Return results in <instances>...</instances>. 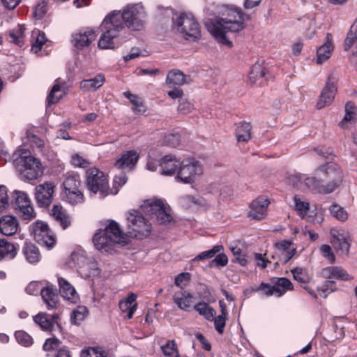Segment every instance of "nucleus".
Instances as JSON below:
<instances>
[{
	"label": "nucleus",
	"instance_id": "1",
	"mask_svg": "<svg viewBox=\"0 0 357 357\" xmlns=\"http://www.w3.org/2000/svg\"><path fill=\"white\" fill-rule=\"evenodd\" d=\"M140 210L141 211L130 210L127 216L128 233L136 238L147 237L152 230L151 224L142 213L155 220L158 224H165L172 220L169 208L162 200L157 198L145 200L140 206Z\"/></svg>",
	"mask_w": 357,
	"mask_h": 357
},
{
	"label": "nucleus",
	"instance_id": "2",
	"mask_svg": "<svg viewBox=\"0 0 357 357\" xmlns=\"http://www.w3.org/2000/svg\"><path fill=\"white\" fill-rule=\"evenodd\" d=\"M144 17V9L139 4L128 6L123 12L114 11L105 18L101 24L104 33L99 40V47L113 48V40L123 29L124 24L132 30H139L143 26Z\"/></svg>",
	"mask_w": 357,
	"mask_h": 357
},
{
	"label": "nucleus",
	"instance_id": "3",
	"mask_svg": "<svg viewBox=\"0 0 357 357\" xmlns=\"http://www.w3.org/2000/svg\"><path fill=\"white\" fill-rule=\"evenodd\" d=\"M221 15V17L210 20L206 26L218 43L231 47L232 43L228 38L227 33L242 31L245 28L244 22L250 20V16L231 6H224Z\"/></svg>",
	"mask_w": 357,
	"mask_h": 357
},
{
	"label": "nucleus",
	"instance_id": "4",
	"mask_svg": "<svg viewBox=\"0 0 357 357\" xmlns=\"http://www.w3.org/2000/svg\"><path fill=\"white\" fill-rule=\"evenodd\" d=\"M342 180L343 173L339 165L332 162H327L315 170V176H305L303 190L328 194L338 188Z\"/></svg>",
	"mask_w": 357,
	"mask_h": 357
},
{
	"label": "nucleus",
	"instance_id": "5",
	"mask_svg": "<svg viewBox=\"0 0 357 357\" xmlns=\"http://www.w3.org/2000/svg\"><path fill=\"white\" fill-rule=\"evenodd\" d=\"M128 243L126 234L123 233L117 222L108 220L104 229H100L93 236V243L97 250L111 252L116 243Z\"/></svg>",
	"mask_w": 357,
	"mask_h": 357
},
{
	"label": "nucleus",
	"instance_id": "6",
	"mask_svg": "<svg viewBox=\"0 0 357 357\" xmlns=\"http://www.w3.org/2000/svg\"><path fill=\"white\" fill-rule=\"evenodd\" d=\"M14 155L15 165L19 169L22 178L24 180H36L43 174V168L40 162L26 149L17 150Z\"/></svg>",
	"mask_w": 357,
	"mask_h": 357
},
{
	"label": "nucleus",
	"instance_id": "7",
	"mask_svg": "<svg viewBox=\"0 0 357 357\" xmlns=\"http://www.w3.org/2000/svg\"><path fill=\"white\" fill-rule=\"evenodd\" d=\"M174 29L183 38L195 41L200 37V26L193 15L183 13L174 22Z\"/></svg>",
	"mask_w": 357,
	"mask_h": 357
},
{
	"label": "nucleus",
	"instance_id": "8",
	"mask_svg": "<svg viewBox=\"0 0 357 357\" xmlns=\"http://www.w3.org/2000/svg\"><path fill=\"white\" fill-rule=\"evenodd\" d=\"M86 185L91 193L98 194L100 198H104L112 192L107 176L97 168L86 171Z\"/></svg>",
	"mask_w": 357,
	"mask_h": 357
},
{
	"label": "nucleus",
	"instance_id": "9",
	"mask_svg": "<svg viewBox=\"0 0 357 357\" xmlns=\"http://www.w3.org/2000/svg\"><path fill=\"white\" fill-rule=\"evenodd\" d=\"M176 179L184 183H191L197 180L203 174L201 164L193 158L180 162Z\"/></svg>",
	"mask_w": 357,
	"mask_h": 357
},
{
	"label": "nucleus",
	"instance_id": "10",
	"mask_svg": "<svg viewBox=\"0 0 357 357\" xmlns=\"http://www.w3.org/2000/svg\"><path fill=\"white\" fill-rule=\"evenodd\" d=\"M13 205L15 210L23 220H31L35 218L36 213L27 194L23 191L13 192Z\"/></svg>",
	"mask_w": 357,
	"mask_h": 357
},
{
	"label": "nucleus",
	"instance_id": "11",
	"mask_svg": "<svg viewBox=\"0 0 357 357\" xmlns=\"http://www.w3.org/2000/svg\"><path fill=\"white\" fill-rule=\"evenodd\" d=\"M32 230L34 239L38 243L45 245L48 249L52 248L56 244V238L47 223L36 221L32 225Z\"/></svg>",
	"mask_w": 357,
	"mask_h": 357
},
{
	"label": "nucleus",
	"instance_id": "12",
	"mask_svg": "<svg viewBox=\"0 0 357 357\" xmlns=\"http://www.w3.org/2000/svg\"><path fill=\"white\" fill-rule=\"evenodd\" d=\"M331 234L333 248L341 255H347L350 248L349 234L344 229H331Z\"/></svg>",
	"mask_w": 357,
	"mask_h": 357
},
{
	"label": "nucleus",
	"instance_id": "13",
	"mask_svg": "<svg viewBox=\"0 0 357 357\" xmlns=\"http://www.w3.org/2000/svg\"><path fill=\"white\" fill-rule=\"evenodd\" d=\"M335 77H334L333 73L328 76L326 85L322 89L319 98L317 101V109H322L333 102L337 92V86L335 83Z\"/></svg>",
	"mask_w": 357,
	"mask_h": 357
},
{
	"label": "nucleus",
	"instance_id": "14",
	"mask_svg": "<svg viewBox=\"0 0 357 357\" xmlns=\"http://www.w3.org/2000/svg\"><path fill=\"white\" fill-rule=\"evenodd\" d=\"M54 188V185L51 182H46L36 186L35 198L40 206L47 207L51 204Z\"/></svg>",
	"mask_w": 357,
	"mask_h": 357
},
{
	"label": "nucleus",
	"instance_id": "15",
	"mask_svg": "<svg viewBox=\"0 0 357 357\" xmlns=\"http://www.w3.org/2000/svg\"><path fill=\"white\" fill-rule=\"evenodd\" d=\"M40 296L49 310H56L59 307L60 298L57 289L49 282H45V287Z\"/></svg>",
	"mask_w": 357,
	"mask_h": 357
},
{
	"label": "nucleus",
	"instance_id": "16",
	"mask_svg": "<svg viewBox=\"0 0 357 357\" xmlns=\"http://www.w3.org/2000/svg\"><path fill=\"white\" fill-rule=\"evenodd\" d=\"M59 291L64 300L73 304L79 302V296L75 287L65 278L57 276Z\"/></svg>",
	"mask_w": 357,
	"mask_h": 357
},
{
	"label": "nucleus",
	"instance_id": "17",
	"mask_svg": "<svg viewBox=\"0 0 357 357\" xmlns=\"http://www.w3.org/2000/svg\"><path fill=\"white\" fill-rule=\"evenodd\" d=\"M268 204L269 202L266 197H259L257 198L250 205L248 216L258 220L263 219L266 215Z\"/></svg>",
	"mask_w": 357,
	"mask_h": 357
},
{
	"label": "nucleus",
	"instance_id": "18",
	"mask_svg": "<svg viewBox=\"0 0 357 357\" xmlns=\"http://www.w3.org/2000/svg\"><path fill=\"white\" fill-rule=\"evenodd\" d=\"M275 247L276 255H278L279 262L281 264L288 262L296 252V248L293 245L292 242L289 241H282L276 243Z\"/></svg>",
	"mask_w": 357,
	"mask_h": 357
},
{
	"label": "nucleus",
	"instance_id": "19",
	"mask_svg": "<svg viewBox=\"0 0 357 357\" xmlns=\"http://www.w3.org/2000/svg\"><path fill=\"white\" fill-rule=\"evenodd\" d=\"M173 300L180 310L185 312L191 310L195 301L193 295L186 290H180L175 292Z\"/></svg>",
	"mask_w": 357,
	"mask_h": 357
},
{
	"label": "nucleus",
	"instance_id": "20",
	"mask_svg": "<svg viewBox=\"0 0 357 357\" xmlns=\"http://www.w3.org/2000/svg\"><path fill=\"white\" fill-rule=\"evenodd\" d=\"M321 275L325 279H336L342 281H349L353 279L346 270L340 266H328L321 271Z\"/></svg>",
	"mask_w": 357,
	"mask_h": 357
},
{
	"label": "nucleus",
	"instance_id": "21",
	"mask_svg": "<svg viewBox=\"0 0 357 357\" xmlns=\"http://www.w3.org/2000/svg\"><path fill=\"white\" fill-rule=\"evenodd\" d=\"M96 38V32L92 29H85L73 36V42L77 49L88 47Z\"/></svg>",
	"mask_w": 357,
	"mask_h": 357
},
{
	"label": "nucleus",
	"instance_id": "22",
	"mask_svg": "<svg viewBox=\"0 0 357 357\" xmlns=\"http://www.w3.org/2000/svg\"><path fill=\"white\" fill-rule=\"evenodd\" d=\"M31 42V51L40 55L43 54V52H42L43 50L49 47L50 43V41L46 39L45 33L38 29H35L32 31Z\"/></svg>",
	"mask_w": 357,
	"mask_h": 357
},
{
	"label": "nucleus",
	"instance_id": "23",
	"mask_svg": "<svg viewBox=\"0 0 357 357\" xmlns=\"http://www.w3.org/2000/svg\"><path fill=\"white\" fill-rule=\"evenodd\" d=\"M59 314L55 313L49 315L45 312H40L33 317V320L43 331H52L55 324H57Z\"/></svg>",
	"mask_w": 357,
	"mask_h": 357
},
{
	"label": "nucleus",
	"instance_id": "24",
	"mask_svg": "<svg viewBox=\"0 0 357 357\" xmlns=\"http://www.w3.org/2000/svg\"><path fill=\"white\" fill-rule=\"evenodd\" d=\"M180 161L173 155H165L160 163L162 175L172 176L178 172Z\"/></svg>",
	"mask_w": 357,
	"mask_h": 357
},
{
	"label": "nucleus",
	"instance_id": "25",
	"mask_svg": "<svg viewBox=\"0 0 357 357\" xmlns=\"http://www.w3.org/2000/svg\"><path fill=\"white\" fill-rule=\"evenodd\" d=\"M136 298L137 295L134 293H130L128 297L124 298L119 301V308L122 312L126 313V317L128 319H131L136 311L137 307Z\"/></svg>",
	"mask_w": 357,
	"mask_h": 357
},
{
	"label": "nucleus",
	"instance_id": "26",
	"mask_svg": "<svg viewBox=\"0 0 357 357\" xmlns=\"http://www.w3.org/2000/svg\"><path fill=\"white\" fill-rule=\"evenodd\" d=\"M18 229L17 218L11 215H5L0 219V232L6 236H11Z\"/></svg>",
	"mask_w": 357,
	"mask_h": 357
},
{
	"label": "nucleus",
	"instance_id": "27",
	"mask_svg": "<svg viewBox=\"0 0 357 357\" xmlns=\"http://www.w3.org/2000/svg\"><path fill=\"white\" fill-rule=\"evenodd\" d=\"M139 159V154L136 151L130 150L123 153L115 162L114 166L118 169L133 167Z\"/></svg>",
	"mask_w": 357,
	"mask_h": 357
},
{
	"label": "nucleus",
	"instance_id": "28",
	"mask_svg": "<svg viewBox=\"0 0 357 357\" xmlns=\"http://www.w3.org/2000/svg\"><path fill=\"white\" fill-rule=\"evenodd\" d=\"M105 82L104 75L99 73L93 78L82 80L80 82L79 87L86 92L96 91L104 84Z\"/></svg>",
	"mask_w": 357,
	"mask_h": 357
},
{
	"label": "nucleus",
	"instance_id": "29",
	"mask_svg": "<svg viewBox=\"0 0 357 357\" xmlns=\"http://www.w3.org/2000/svg\"><path fill=\"white\" fill-rule=\"evenodd\" d=\"M265 72L261 64L255 63L249 74V82L252 84L262 86L266 84Z\"/></svg>",
	"mask_w": 357,
	"mask_h": 357
},
{
	"label": "nucleus",
	"instance_id": "30",
	"mask_svg": "<svg viewBox=\"0 0 357 357\" xmlns=\"http://www.w3.org/2000/svg\"><path fill=\"white\" fill-rule=\"evenodd\" d=\"M22 253L29 264L38 263L40 259L41 255L38 248L33 243H26L22 248Z\"/></svg>",
	"mask_w": 357,
	"mask_h": 357
},
{
	"label": "nucleus",
	"instance_id": "31",
	"mask_svg": "<svg viewBox=\"0 0 357 357\" xmlns=\"http://www.w3.org/2000/svg\"><path fill=\"white\" fill-rule=\"evenodd\" d=\"M331 34L328 33L326 36V41L317 51V62L321 63L328 59L331 55L333 50V46L331 43Z\"/></svg>",
	"mask_w": 357,
	"mask_h": 357
},
{
	"label": "nucleus",
	"instance_id": "32",
	"mask_svg": "<svg viewBox=\"0 0 357 357\" xmlns=\"http://www.w3.org/2000/svg\"><path fill=\"white\" fill-rule=\"evenodd\" d=\"M17 255L15 246L5 239H0V261L8 259H13Z\"/></svg>",
	"mask_w": 357,
	"mask_h": 357
},
{
	"label": "nucleus",
	"instance_id": "33",
	"mask_svg": "<svg viewBox=\"0 0 357 357\" xmlns=\"http://www.w3.org/2000/svg\"><path fill=\"white\" fill-rule=\"evenodd\" d=\"M186 82L185 75L178 70H172L167 75L166 84L169 88L179 86Z\"/></svg>",
	"mask_w": 357,
	"mask_h": 357
},
{
	"label": "nucleus",
	"instance_id": "34",
	"mask_svg": "<svg viewBox=\"0 0 357 357\" xmlns=\"http://www.w3.org/2000/svg\"><path fill=\"white\" fill-rule=\"evenodd\" d=\"M79 273L82 278H88L98 275L100 270L97 262L93 258H90L84 266H81V270L79 271Z\"/></svg>",
	"mask_w": 357,
	"mask_h": 357
},
{
	"label": "nucleus",
	"instance_id": "35",
	"mask_svg": "<svg viewBox=\"0 0 357 357\" xmlns=\"http://www.w3.org/2000/svg\"><path fill=\"white\" fill-rule=\"evenodd\" d=\"M355 105L352 102H348L345 105V115L340 123L343 128H348L356 122Z\"/></svg>",
	"mask_w": 357,
	"mask_h": 357
},
{
	"label": "nucleus",
	"instance_id": "36",
	"mask_svg": "<svg viewBox=\"0 0 357 357\" xmlns=\"http://www.w3.org/2000/svg\"><path fill=\"white\" fill-rule=\"evenodd\" d=\"M252 126L249 123L243 122L238 125L236 137L238 142H247L251 139Z\"/></svg>",
	"mask_w": 357,
	"mask_h": 357
},
{
	"label": "nucleus",
	"instance_id": "37",
	"mask_svg": "<svg viewBox=\"0 0 357 357\" xmlns=\"http://www.w3.org/2000/svg\"><path fill=\"white\" fill-rule=\"evenodd\" d=\"M193 309L203 316L206 319L212 321L215 316V310L205 302H199L195 304Z\"/></svg>",
	"mask_w": 357,
	"mask_h": 357
},
{
	"label": "nucleus",
	"instance_id": "38",
	"mask_svg": "<svg viewBox=\"0 0 357 357\" xmlns=\"http://www.w3.org/2000/svg\"><path fill=\"white\" fill-rule=\"evenodd\" d=\"M52 215L58 221L63 229H66L70 223V219L61 206L54 205L52 208Z\"/></svg>",
	"mask_w": 357,
	"mask_h": 357
},
{
	"label": "nucleus",
	"instance_id": "39",
	"mask_svg": "<svg viewBox=\"0 0 357 357\" xmlns=\"http://www.w3.org/2000/svg\"><path fill=\"white\" fill-rule=\"evenodd\" d=\"M65 94L66 90L63 85L54 84L47 98L48 105H50L58 102Z\"/></svg>",
	"mask_w": 357,
	"mask_h": 357
},
{
	"label": "nucleus",
	"instance_id": "40",
	"mask_svg": "<svg viewBox=\"0 0 357 357\" xmlns=\"http://www.w3.org/2000/svg\"><path fill=\"white\" fill-rule=\"evenodd\" d=\"M64 192L69 190H77L80 185V179L79 175L68 172L66 174L63 181Z\"/></svg>",
	"mask_w": 357,
	"mask_h": 357
},
{
	"label": "nucleus",
	"instance_id": "41",
	"mask_svg": "<svg viewBox=\"0 0 357 357\" xmlns=\"http://www.w3.org/2000/svg\"><path fill=\"white\" fill-rule=\"evenodd\" d=\"M275 294L280 297L284 295L288 290L293 289V284L291 282L285 278H280L277 279L275 285Z\"/></svg>",
	"mask_w": 357,
	"mask_h": 357
},
{
	"label": "nucleus",
	"instance_id": "42",
	"mask_svg": "<svg viewBox=\"0 0 357 357\" xmlns=\"http://www.w3.org/2000/svg\"><path fill=\"white\" fill-rule=\"evenodd\" d=\"M123 95L130 100L132 104V109L136 114H142L146 112V107L140 98L129 91L124 92Z\"/></svg>",
	"mask_w": 357,
	"mask_h": 357
},
{
	"label": "nucleus",
	"instance_id": "43",
	"mask_svg": "<svg viewBox=\"0 0 357 357\" xmlns=\"http://www.w3.org/2000/svg\"><path fill=\"white\" fill-rule=\"evenodd\" d=\"M89 259L86 256V252L81 248L77 249L70 255V259L77 266L78 271L81 270V266H84Z\"/></svg>",
	"mask_w": 357,
	"mask_h": 357
},
{
	"label": "nucleus",
	"instance_id": "44",
	"mask_svg": "<svg viewBox=\"0 0 357 357\" xmlns=\"http://www.w3.org/2000/svg\"><path fill=\"white\" fill-rule=\"evenodd\" d=\"M25 27L24 25H18L16 28L10 31L9 36L10 41L17 45L21 47L24 44V32Z\"/></svg>",
	"mask_w": 357,
	"mask_h": 357
},
{
	"label": "nucleus",
	"instance_id": "45",
	"mask_svg": "<svg viewBox=\"0 0 357 357\" xmlns=\"http://www.w3.org/2000/svg\"><path fill=\"white\" fill-rule=\"evenodd\" d=\"M66 201L72 205L81 204L84 202V195L79 190L64 192Z\"/></svg>",
	"mask_w": 357,
	"mask_h": 357
},
{
	"label": "nucleus",
	"instance_id": "46",
	"mask_svg": "<svg viewBox=\"0 0 357 357\" xmlns=\"http://www.w3.org/2000/svg\"><path fill=\"white\" fill-rule=\"evenodd\" d=\"M161 350L165 357H179L176 344L174 340H169L161 347Z\"/></svg>",
	"mask_w": 357,
	"mask_h": 357
},
{
	"label": "nucleus",
	"instance_id": "47",
	"mask_svg": "<svg viewBox=\"0 0 357 357\" xmlns=\"http://www.w3.org/2000/svg\"><path fill=\"white\" fill-rule=\"evenodd\" d=\"M305 176L300 173L289 174L287 176V182L294 188L303 190V179Z\"/></svg>",
	"mask_w": 357,
	"mask_h": 357
},
{
	"label": "nucleus",
	"instance_id": "48",
	"mask_svg": "<svg viewBox=\"0 0 357 357\" xmlns=\"http://www.w3.org/2000/svg\"><path fill=\"white\" fill-rule=\"evenodd\" d=\"M329 210L331 215L341 222H344L348 218L347 211L338 204H333Z\"/></svg>",
	"mask_w": 357,
	"mask_h": 357
},
{
	"label": "nucleus",
	"instance_id": "49",
	"mask_svg": "<svg viewBox=\"0 0 357 357\" xmlns=\"http://www.w3.org/2000/svg\"><path fill=\"white\" fill-rule=\"evenodd\" d=\"M87 314V308L85 306L79 305L73 310L70 318L74 324H79V323L85 319Z\"/></svg>",
	"mask_w": 357,
	"mask_h": 357
},
{
	"label": "nucleus",
	"instance_id": "50",
	"mask_svg": "<svg viewBox=\"0 0 357 357\" xmlns=\"http://www.w3.org/2000/svg\"><path fill=\"white\" fill-rule=\"evenodd\" d=\"M80 357H107V353L102 347H90L82 351Z\"/></svg>",
	"mask_w": 357,
	"mask_h": 357
},
{
	"label": "nucleus",
	"instance_id": "51",
	"mask_svg": "<svg viewBox=\"0 0 357 357\" xmlns=\"http://www.w3.org/2000/svg\"><path fill=\"white\" fill-rule=\"evenodd\" d=\"M46 281H32L26 287V291L29 295H41L43 289L45 287Z\"/></svg>",
	"mask_w": 357,
	"mask_h": 357
},
{
	"label": "nucleus",
	"instance_id": "52",
	"mask_svg": "<svg viewBox=\"0 0 357 357\" xmlns=\"http://www.w3.org/2000/svg\"><path fill=\"white\" fill-rule=\"evenodd\" d=\"M223 249L222 245H218L214 246L212 249L201 252L196 256L192 261H202L213 257L215 254L220 252Z\"/></svg>",
	"mask_w": 357,
	"mask_h": 357
},
{
	"label": "nucleus",
	"instance_id": "53",
	"mask_svg": "<svg viewBox=\"0 0 357 357\" xmlns=\"http://www.w3.org/2000/svg\"><path fill=\"white\" fill-rule=\"evenodd\" d=\"M15 337L17 342L24 347H29L32 345L33 342L31 336L24 331H16L15 333Z\"/></svg>",
	"mask_w": 357,
	"mask_h": 357
},
{
	"label": "nucleus",
	"instance_id": "54",
	"mask_svg": "<svg viewBox=\"0 0 357 357\" xmlns=\"http://www.w3.org/2000/svg\"><path fill=\"white\" fill-rule=\"evenodd\" d=\"M337 289L336 284L333 280L328 279L324 284L318 288L320 296L326 298L328 295Z\"/></svg>",
	"mask_w": 357,
	"mask_h": 357
},
{
	"label": "nucleus",
	"instance_id": "55",
	"mask_svg": "<svg viewBox=\"0 0 357 357\" xmlns=\"http://www.w3.org/2000/svg\"><path fill=\"white\" fill-rule=\"evenodd\" d=\"M127 182V176L123 172H120L119 174L116 175L113 180V188L110 189L112 192L110 195H116L121 188Z\"/></svg>",
	"mask_w": 357,
	"mask_h": 357
},
{
	"label": "nucleus",
	"instance_id": "56",
	"mask_svg": "<svg viewBox=\"0 0 357 357\" xmlns=\"http://www.w3.org/2000/svg\"><path fill=\"white\" fill-rule=\"evenodd\" d=\"M294 279L301 283H307L310 280V276L305 269L297 267L291 271Z\"/></svg>",
	"mask_w": 357,
	"mask_h": 357
},
{
	"label": "nucleus",
	"instance_id": "57",
	"mask_svg": "<svg viewBox=\"0 0 357 357\" xmlns=\"http://www.w3.org/2000/svg\"><path fill=\"white\" fill-rule=\"evenodd\" d=\"M181 204L184 207L192 208L194 206H204V200L192 196H185L181 199Z\"/></svg>",
	"mask_w": 357,
	"mask_h": 357
},
{
	"label": "nucleus",
	"instance_id": "58",
	"mask_svg": "<svg viewBox=\"0 0 357 357\" xmlns=\"http://www.w3.org/2000/svg\"><path fill=\"white\" fill-rule=\"evenodd\" d=\"M226 319L227 315H225V310L222 309V313L216 317L214 316V319L212 320L214 321L215 328L220 334L224 332Z\"/></svg>",
	"mask_w": 357,
	"mask_h": 357
},
{
	"label": "nucleus",
	"instance_id": "59",
	"mask_svg": "<svg viewBox=\"0 0 357 357\" xmlns=\"http://www.w3.org/2000/svg\"><path fill=\"white\" fill-rule=\"evenodd\" d=\"M8 195L7 189L4 185H0V213L3 212L8 206Z\"/></svg>",
	"mask_w": 357,
	"mask_h": 357
},
{
	"label": "nucleus",
	"instance_id": "60",
	"mask_svg": "<svg viewBox=\"0 0 357 357\" xmlns=\"http://www.w3.org/2000/svg\"><path fill=\"white\" fill-rule=\"evenodd\" d=\"M47 0H41L35 7L33 15L37 19L42 18L47 12Z\"/></svg>",
	"mask_w": 357,
	"mask_h": 357
},
{
	"label": "nucleus",
	"instance_id": "61",
	"mask_svg": "<svg viewBox=\"0 0 357 357\" xmlns=\"http://www.w3.org/2000/svg\"><path fill=\"white\" fill-rule=\"evenodd\" d=\"M163 143L167 146L176 147L180 143V137L177 134H167L164 137Z\"/></svg>",
	"mask_w": 357,
	"mask_h": 357
},
{
	"label": "nucleus",
	"instance_id": "62",
	"mask_svg": "<svg viewBox=\"0 0 357 357\" xmlns=\"http://www.w3.org/2000/svg\"><path fill=\"white\" fill-rule=\"evenodd\" d=\"M71 162L74 166L81 168H86L90 165V162L87 160L83 158L78 154H75L72 156Z\"/></svg>",
	"mask_w": 357,
	"mask_h": 357
},
{
	"label": "nucleus",
	"instance_id": "63",
	"mask_svg": "<svg viewBox=\"0 0 357 357\" xmlns=\"http://www.w3.org/2000/svg\"><path fill=\"white\" fill-rule=\"evenodd\" d=\"M190 279V275L189 273H182L178 274L174 280V283L177 287H185Z\"/></svg>",
	"mask_w": 357,
	"mask_h": 357
},
{
	"label": "nucleus",
	"instance_id": "64",
	"mask_svg": "<svg viewBox=\"0 0 357 357\" xmlns=\"http://www.w3.org/2000/svg\"><path fill=\"white\" fill-rule=\"evenodd\" d=\"M357 39V33L352 31L351 28L350 31L347 33V38L344 41V50H349L354 45L355 40Z\"/></svg>",
	"mask_w": 357,
	"mask_h": 357
}]
</instances>
